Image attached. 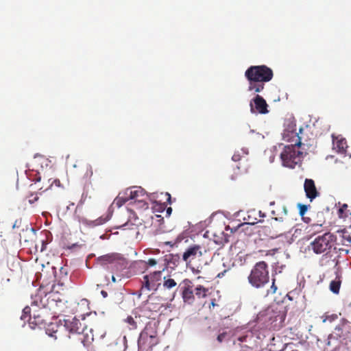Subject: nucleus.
<instances>
[{"label": "nucleus", "instance_id": "obj_4", "mask_svg": "<svg viewBox=\"0 0 351 351\" xmlns=\"http://www.w3.org/2000/svg\"><path fill=\"white\" fill-rule=\"evenodd\" d=\"M245 77L248 82L267 83L272 80L274 72L271 68L265 64L250 66L245 71Z\"/></svg>", "mask_w": 351, "mask_h": 351}, {"label": "nucleus", "instance_id": "obj_30", "mask_svg": "<svg viewBox=\"0 0 351 351\" xmlns=\"http://www.w3.org/2000/svg\"><path fill=\"white\" fill-rule=\"evenodd\" d=\"M110 219V217L109 215H107L106 217H101L98 219H97L95 221V224L97 225V226H99V225H101V224H104L105 223L106 221H108Z\"/></svg>", "mask_w": 351, "mask_h": 351}, {"label": "nucleus", "instance_id": "obj_39", "mask_svg": "<svg viewBox=\"0 0 351 351\" xmlns=\"http://www.w3.org/2000/svg\"><path fill=\"white\" fill-rule=\"evenodd\" d=\"M232 159L235 162L239 161L241 160V156L239 154H235L232 156Z\"/></svg>", "mask_w": 351, "mask_h": 351}, {"label": "nucleus", "instance_id": "obj_10", "mask_svg": "<svg viewBox=\"0 0 351 351\" xmlns=\"http://www.w3.org/2000/svg\"><path fill=\"white\" fill-rule=\"evenodd\" d=\"M250 112L253 114H266L269 113L268 104L266 100L259 95H256L250 100Z\"/></svg>", "mask_w": 351, "mask_h": 351}, {"label": "nucleus", "instance_id": "obj_32", "mask_svg": "<svg viewBox=\"0 0 351 351\" xmlns=\"http://www.w3.org/2000/svg\"><path fill=\"white\" fill-rule=\"evenodd\" d=\"M86 171L85 173V177L86 178H91L93 174L92 167L90 165H86Z\"/></svg>", "mask_w": 351, "mask_h": 351}, {"label": "nucleus", "instance_id": "obj_20", "mask_svg": "<svg viewBox=\"0 0 351 351\" xmlns=\"http://www.w3.org/2000/svg\"><path fill=\"white\" fill-rule=\"evenodd\" d=\"M182 297L185 303L191 304L195 302L193 290L182 291Z\"/></svg>", "mask_w": 351, "mask_h": 351}, {"label": "nucleus", "instance_id": "obj_27", "mask_svg": "<svg viewBox=\"0 0 351 351\" xmlns=\"http://www.w3.org/2000/svg\"><path fill=\"white\" fill-rule=\"evenodd\" d=\"M341 286L340 280H332L330 283V290L335 294H337L339 292Z\"/></svg>", "mask_w": 351, "mask_h": 351}, {"label": "nucleus", "instance_id": "obj_24", "mask_svg": "<svg viewBox=\"0 0 351 351\" xmlns=\"http://www.w3.org/2000/svg\"><path fill=\"white\" fill-rule=\"evenodd\" d=\"M180 286H181L182 291H192L193 287V283L191 280L186 278L182 281Z\"/></svg>", "mask_w": 351, "mask_h": 351}, {"label": "nucleus", "instance_id": "obj_50", "mask_svg": "<svg viewBox=\"0 0 351 351\" xmlns=\"http://www.w3.org/2000/svg\"><path fill=\"white\" fill-rule=\"evenodd\" d=\"M40 177L38 176L36 179V182H40Z\"/></svg>", "mask_w": 351, "mask_h": 351}, {"label": "nucleus", "instance_id": "obj_35", "mask_svg": "<svg viewBox=\"0 0 351 351\" xmlns=\"http://www.w3.org/2000/svg\"><path fill=\"white\" fill-rule=\"evenodd\" d=\"M53 184H55V185H56V186H60V180H57V179H55V180H53V182H52V183H51V184L48 187H46V188L45 189V191L48 190V189H49V188L53 185Z\"/></svg>", "mask_w": 351, "mask_h": 351}, {"label": "nucleus", "instance_id": "obj_42", "mask_svg": "<svg viewBox=\"0 0 351 351\" xmlns=\"http://www.w3.org/2000/svg\"><path fill=\"white\" fill-rule=\"evenodd\" d=\"M242 152H243V154H245L247 155L249 154L248 149H245L243 147Z\"/></svg>", "mask_w": 351, "mask_h": 351}, {"label": "nucleus", "instance_id": "obj_15", "mask_svg": "<svg viewBox=\"0 0 351 351\" xmlns=\"http://www.w3.org/2000/svg\"><path fill=\"white\" fill-rule=\"evenodd\" d=\"M121 259L120 254L117 253L107 254L97 258L98 264L104 266L108 264H112Z\"/></svg>", "mask_w": 351, "mask_h": 351}, {"label": "nucleus", "instance_id": "obj_36", "mask_svg": "<svg viewBox=\"0 0 351 351\" xmlns=\"http://www.w3.org/2000/svg\"><path fill=\"white\" fill-rule=\"evenodd\" d=\"M256 223V221H243L242 226H243V232L245 230V226H249V225H254Z\"/></svg>", "mask_w": 351, "mask_h": 351}, {"label": "nucleus", "instance_id": "obj_49", "mask_svg": "<svg viewBox=\"0 0 351 351\" xmlns=\"http://www.w3.org/2000/svg\"><path fill=\"white\" fill-rule=\"evenodd\" d=\"M273 219H274V221H281V218H278V217L273 218Z\"/></svg>", "mask_w": 351, "mask_h": 351}, {"label": "nucleus", "instance_id": "obj_19", "mask_svg": "<svg viewBox=\"0 0 351 351\" xmlns=\"http://www.w3.org/2000/svg\"><path fill=\"white\" fill-rule=\"evenodd\" d=\"M265 87V83L261 82H249L248 90L253 93H261Z\"/></svg>", "mask_w": 351, "mask_h": 351}, {"label": "nucleus", "instance_id": "obj_1", "mask_svg": "<svg viewBox=\"0 0 351 351\" xmlns=\"http://www.w3.org/2000/svg\"><path fill=\"white\" fill-rule=\"evenodd\" d=\"M218 242L215 240L206 239L199 244H193L189 246L182 254V260L186 265L197 260L203 264L208 265L212 260V253Z\"/></svg>", "mask_w": 351, "mask_h": 351}, {"label": "nucleus", "instance_id": "obj_16", "mask_svg": "<svg viewBox=\"0 0 351 351\" xmlns=\"http://www.w3.org/2000/svg\"><path fill=\"white\" fill-rule=\"evenodd\" d=\"M333 149L339 154H345L348 147L347 142L343 137H335L332 135Z\"/></svg>", "mask_w": 351, "mask_h": 351}, {"label": "nucleus", "instance_id": "obj_5", "mask_svg": "<svg viewBox=\"0 0 351 351\" xmlns=\"http://www.w3.org/2000/svg\"><path fill=\"white\" fill-rule=\"evenodd\" d=\"M157 332L153 328L145 326L141 332L138 339V346L140 351H151L158 343Z\"/></svg>", "mask_w": 351, "mask_h": 351}, {"label": "nucleus", "instance_id": "obj_58", "mask_svg": "<svg viewBox=\"0 0 351 351\" xmlns=\"http://www.w3.org/2000/svg\"><path fill=\"white\" fill-rule=\"evenodd\" d=\"M43 189V186H41L39 188L40 190Z\"/></svg>", "mask_w": 351, "mask_h": 351}, {"label": "nucleus", "instance_id": "obj_13", "mask_svg": "<svg viewBox=\"0 0 351 351\" xmlns=\"http://www.w3.org/2000/svg\"><path fill=\"white\" fill-rule=\"evenodd\" d=\"M64 327L69 333L75 335L84 329L80 321L76 318H73L71 320H65Z\"/></svg>", "mask_w": 351, "mask_h": 351}, {"label": "nucleus", "instance_id": "obj_56", "mask_svg": "<svg viewBox=\"0 0 351 351\" xmlns=\"http://www.w3.org/2000/svg\"><path fill=\"white\" fill-rule=\"evenodd\" d=\"M274 202H271V203H270V205H271V206H272V205H274Z\"/></svg>", "mask_w": 351, "mask_h": 351}, {"label": "nucleus", "instance_id": "obj_34", "mask_svg": "<svg viewBox=\"0 0 351 351\" xmlns=\"http://www.w3.org/2000/svg\"><path fill=\"white\" fill-rule=\"evenodd\" d=\"M272 280V285L270 287V289L267 291V294L275 293L277 290V287L275 285V279H273Z\"/></svg>", "mask_w": 351, "mask_h": 351}, {"label": "nucleus", "instance_id": "obj_44", "mask_svg": "<svg viewBox=\"0 0 351 351\" xmlns=\"http://www.w3.org/2000/svg\"><path fill=\"white\" fill-rule=\"evenodd\" d=\"M226 271L225 270L223 272L218 274L217 277H219V278L222 277L223 276V273L226 272Z\"/></svg>", "mask_w": 351, "mask_h": 351}, {"label": "nucleus", "instance_id": "obj_37", "mask_svg": "<svg viewBox=\"0 0 351 351\" xmlns=\"http://www.w3.org/2000/svg\"><path fill=\"white\" fill-rule=\"evenodd\" d=\"M147 264L149 266H154L157 264V261L154 258H149L147 261Z\"/></svg>", "mask_w": 351, "mask_h": 351}, {"label": "nucleus", "instance_id": "obj_9", "mask_svg": "<svg viewBox=\"0 0 351 351\" xmlns=\"http://www.w3.org/2000/svg\"><path fill=\"white\" fill-rule=\"evenodd\" d=\"M161 277L162 272L160 271H154L149 275L144 276L141 291H143L144 289L156 291L160 285Z\"/></svg>", "mask_w": 351, "mask_h": 351}, {"label": "nucleus", "instance_id": "obj_3", "mask_svg": "<svg viewBox=\"0 0 351 351\" xmlns=\"http://www.w3.org/2000/svg\"><path fill=\"white\" fill-rule=\"evenodd\" d=\"M269 280V271L267 263L265 261L257 263L248 276L250 284L252 287L259 289L267 284Z\"/></svg>", "mask_w": 351, "mask_h": 351}, {"label": "nucleus", "instance_id": "obj_25", "mask_svg": "<svg viewBox=\"0 0 351 351\" xmlns=\"http://www.w3.org/2000/svg\"><path fill=\"white\" fill-rule=\"evenodd\" d=\"M148 199H139L138 202L133 204L137 209L147 210L149 208Z\"/></svg>", "mask_w": 351, "mask_h": 351}, {"label": "nucleus", "instance_id": "obj_11", "mask_svg": "<svg viewBox=\"0 0 351 351\" xmlns=\"http://www.w3.org/2000/svg\"><path fill=\"white\" fill-rule=\"evenodd\" d=\"M125 194L129 195L130 200L132 201L131 204H134L139 200V199H148V195L145 191L141 186H132L125 189Z\"/></svg>", "mask_w": 351, "mask_h": 351}, {"label": "nucleus", "instance_id": "obj_51", "mask_svg": "<svg viewBox=\"0 0 351 351\" xmlns=\"http://www.w3.org/2000/svg\"><path fill=\"white\" fill-rule=\"evenodd\" d=\"M171 212V208H169L167 209V213H170Z\"/></svg>", "mask_w": 351, "mask_h": 351}, {"label": "nucleus", "instance_id": "obj_60", "mask_svg": "<svg viewBox=\"0 0 351 351\" xmlns=\"http://www.w3.org/2000/svg\"><path fill=\"white\" fill-rule=\"evenodd\" d=\"M243 221H245V220H246L245 217H243Z\"/></svg>", "mask_w": 351, "mask_h": 351}, {"label": "nucleus", "instance_id": "obj_31", "mask_svg": "<svg viewBox=\"0 0 351 351\" xmlns=\"http://www.w3.org/2000/svg\"><path fill=\"white\" fill-rule=\"evenodd\" d=\"M27 198H28L29 203L31 204L35 203L39 199L37 193H36V194L31 193L29 195L27 196Z\"/></svg>", "mask_w": 351, "mask_h": 351}, {"label": "nucleus", "instance_id": "obj_46", "mask_svg": "<svg viewBox=\"0 0 351 351\" xmlns=\"http://www.w3.org/2000/svg\"><path fill=\"white\" fill-rule=\"evenodd\" d=\"M339 251L345 252V253H346V254H348V250H344V249H342V248H340V249H339Z\"/></svg>", "mask_w": 351, "mask_h": 351}, {"label": "nucleus", "instance_id": "obj_26", "mask_svg": "<svg viewBox=\"0 0 351 351\" xmlns=\"http://www.w3.org/2000/svg\"><path fill=\"white\" fill-rule=\"evenodd\" d=\"M177 285L176 282L174 279L166 277H164V281H163V287L165 289H171L172 288L176 287Z\"/></svg>", "mask_w": 351, "mask_h": 351}, {"label": "nucleus", "instance_id": "obj_2", "mask_svg": "<svg viewBox=\"0 0 351 351\" xmlns=\"http://www.w3.org/2000/svg\"><path fill=\"white\" fill-rule=\"evenodd\" d=\"M301 145V138L298 137V141L295 144L284 147L280 156L283 166L293 169L296 165L301 162L303 153L298 150Z\"/></svg>", "mask_w": 351, "mask_h": 351}, {"label": "nucleus", "instance_id": "obj_54", "mask_svg": "<svg viewBox=\"0 0 351 351\" xmlns=\"http://www.w3.org/2000/svg\"><path fill=\"white\" fill-rule=\"evenodd\" d=\"M303 129L302 128H300L299 131L301 133L302 132Z\"/></svg>", "mask_w": 351, "mask_h": 351}, {"label": "nucleus", "instance_id": "obj_41", "mask_svg": "<svg viewBox=\"0 0 351 351\" xmlns=\"http://www.w3.org/2000/svg\"><path fill=\"white\" fill-rule=\"evenodd\" d=\"M101 293L104 298H106L108 296V293L106 291H101Z\"/></svg>", "mask_w": 351, "mask_h": 351}, {"label": "nucleus", "instance_id": "obj_45", "mask_svg": "<svg viewBox=\"0 0 351 351\" xmlns=\"http://www.w3.org/2000/svg\"><path fill=\"white\" fill-rule=\"evenodd\" d=\"M210 305H211L212 306H215L216 305L215 302V300H212V302H211V303H210Z\"/></svg>", "mask_w": 351, "mask_h": 351}, {"label": "nucleus", "instance_id": "obj_53", "mask_svg": "<svg viewBox=\"0 0 351 351\" xmlns=\"http://www.w3.org/2000/svg\"><path fill=\"white\" fill-rule=\"evenodd\" d=\"M338 263H339V262H338V261H337L336 263H335V267L338 265Z\"/></svg>", "mask_w": 351, "mask_h": 351}, {"label": "nucleus", "instance_id": "obj_40", "mask_svg": "<svg viewBox=\"0 0 351 351\" xmlns=\"http://www.w3.org/2000/svg\"><path fill=\"white\" fill-rule=\"evenodd\" d=\"M41 244L42 245H41V247H40V251L43 252L45 250L47 243L44 240H43L41 241Z\"/></svg>", "mask_w": 351, "mask_h": 351}, {"label": "nucleus", "instance_id": "obj_23", "mask_svg": "<svg viewBox=\"0 0 351 351\" xmlns=\"http://www.w3.org/2000/svg\"><path fill=\"white\" fill-rule=\"evenodd\" d=\"M195 295L199 298H206L207 296V293L208 291V289L205 288L202 285H198L195 289Z\"/></svg>", "mask_w": 351, "mask_h": 351}, {"label": "nucleus", "instance_id": "obj_18", "mask_svg": "<svg viewBox=\"0 0 351 351\" xmlns=\"http://www.w3.org/2000/svg\"><path fill=\"white\" fill-rule=\"evenodd\" d=\"M129 200V195L125 194V190L123 193L119 194V195L113 201L112 204L115 205L118 208H120Z\"/></svg>", "mask_w": 351, "mask_h": 351}, {"label": "nucleus", "instance_id": "obj_7", "mask_svg": "<svg viewBox=\"0 0 351 351\" xmlns=\"http://www.w3.org/2000/svg\"><path fill=\"white\" fill-rule=\"evenodd\" d=\"M32 306L33 307V314L30 324L38 326L45 325L48 319V312L46 309V304L43 302V300L41 299L38 303L37 296H36V299L32 302Z\"/></svg>", "mask_w": 351, "mask_h": 351}, {"label": "nucleus", "instance_id": "obj_48", "mask_svg": "<svg viewBox=\"0 0 351 351\" xmlns=\"http://www.w3.org/2000/svg\"><path fill=\"white\" fill-rule=\"evenodd\" d=\"M112 281L113 282H116V278H115V277H114L113 275L112 276Z\"/></svg>", "mask_w": 351, "mask_h": 351}, {"label": "nucleus", "instance_id": "obj_8", "mask_svg": "<svg viewBox=\"0 0 351 351\" xmlns=\"http://www.w3.org/2000/svg\"><path fill=\"white\" fill-rule=\"evenodd\" d=\"M174 293H172L169 298H163L156 293H152L149 295L145 304V308L149 311L158 312L162 307H165L167 302L173 300Z\"/></svg>", "mask_w": 351, "mask_h": 351}, {"label": "nucleus", "instance_id": "obj_14", "mask_svg": "<svg viewBox=\"0 0 351 351\" xmlns=\"http://www.w3.org/2000/svg\"><path fill=\"white\" fill-rule=\"evenodd\" d=\"M124 322L127 324V326L130 330H135L139 327L143 326L144 322L141 319V316L134 314V316L129 315L124 320Z\"/></svg>", "mask_w": 351, "mask_h": 351}, {"label": "nucleus", "instance_id": "obj_22", "mask_svg": "<svg viewBox=\"0 0 351 351\" xmlns=\"http://www.w3.org/2000/svg\"><path fill=\"white\" fill-rule=\"evenodd\" d=\"M32 313H33V307L25 306L23 310V313L21 317V319L23 320L27 319L29 323L30 324V321H32L31 317H32Z\"/></svg>", "mask_w": 351, "mask_h": 351}, {"label": "nucleus", "instance_id": "obj_59", "mask_svg": "<svg viewBox=\"0 0 351 351\" xmlns=\"http://www.w3.org/2000/svg\"><path fill=\"white\" fill-rule=\"evenodd\" d=\"M273 149H276V146L273 147Z\"/></svg>", "mask_w": 351, "mask_h": 351}, {"label": "nucleus", "instance_id": "obj_55", "mask_svg": "<svg viewBox=\"0 0 351 351\" xmlns=\"http://www.w3.org/2000/svg\"><path fill=\"white\" fill-rule=\"evenodd\" d=\"M346 207H347V205H346V204H343V208H346Z\"/></svg>", "mask_w": 351, "mask_h": 351}, {"label": "nucleus", "instance_id": "obj_6", "mask_svg": "<svg viewBox=\"0 0 351 351\" xmlns=\"http://www.w3.org/2000/svg\"><path fill=\"white\" fill-rule=\"evenodd\" d=\"M336 240V236L330 232H326L317 236L311 243V245L314 253L320 254L327 253L330 250Z\"/></svg>", "mask_w": 351, "mask_h": 351}, {"label": "nucleus", "instance_id": "obj_43", "mask_svg": "<svg viewBox=\"0 0 351 351\" xmlns=\"http://www.w3.org/2000/svg\"><path fill=\"white\" fill-rule=\"evenodd\" d=\"M274 161V156H271L269 157V162L272 163Z\"/></svg>", "mask_w": 351, "mask_h": 351}, {"label": "nucleus", "instance_id": "obj_21", "mask_svg": "<svg viewBox=\"0 0 351 351\" xmlns=\"http://www.w3.org/2000/svg\"><path fill=\"white\" fill-rule=\"evenodd\" d=\"M285 132L293 133L297 136L298 141L299 134L296 132V125L295 123L293 121H289L287 123L285 124Z\"/></svg>", "mask_w": 351, "mask_h": 351}, {"label": "nucleus", "instance_id": "obj_52", "mask_svg": "<svg viewBox=\"0 0 351 351\" xmlns=\"http://www.w3.org/2000/svg\"><path fill=\"white\" fill-rule=\"evenodd\" d=\"M167 195H168V199H169V200H170V199H171V195H170V194H169V193H167Z\"/></svg>", "mask_w": 351, "mask_h": 351}, {"label": "nucleus", "instance_id": "obj_17", "mask_svg": "<svg viewBox=\"0 0 351 351\" xmlns=\"http://www.w3.org/2000/svg\"><path fill=\"white\" fill-rule=\"evenodd\" d=\"M76 339L80 341L84 347L88 346L93 341L92 335L84 332V329L76 335Z\"/></svg>", "mask_w": 351, "mask_h": 351}, {"label": "nucleus", "instance_id": "obj_47", "mask_svg": "<svg viewBox=\"0 0 351 351\" xmlns=\"http://www.w3.org/2000/svg\"><path fill=\"white\" fill-rule=\"evenodd\" d=\"M346 239L349 243H351V237H350V236H348Z\"/></svg>", "mask_w": 351, "mask_h": 351}, {"label": "nucleus", "instance_id": "obj_29", "mask_svg": "<svg viewBox=\"0 0 351 351\" xmlns=\"http://www.w3.org/2000/svg\"><path fill=\"white\" fill-rule=\"evenodd\" d=\"M298 207L299 209V214L301 217H303L306 213L307 212L308 206L302 204H298Z\"/></svg>", "mask_w": 351, "mask_h": 351}, {"label": "nucleus", "instance_id": "obj_57", "mask_svg": "<svg viewBox=\"0 0 351 351\" xmlns=\"http://www.w3.org/2000/svg\"><path fill=\"white\" fill-rule=\"evenodd\" d=\"M238 340H239V341H241V337H238Z\"/></svg>", "mask_w": 351, "mask_h": 351}, {"label": "nucleus", "instance_id": "obj_38", "mask_svg": "<svg viewBox=\"0 0 351 351\" xmlns=\"http://www.w3.org/2000/svg\"><path fill=\"white\" fill-rule=\"evenodd\" d=\"M226 334L225 332L219 334L217 336L218 341L220 342V343L222 342L223 341L224 338L226 337Z\"/></svg>", "mask_w": 351, "mask_h": 351}, {"label": "nucleus", "instance_id": "obj_12", "mask_svg": "<svg viewBox=\"0 0 351 351\" xmlns=\"http://www.w3.org/2000/svg\"><path fill=\"white\" fill-rule=\"evenodd\" d=\"M304 189L306 196L311 201H313L319 195V193L315 187V182L312 179L306 178L304 180Z\"/></svg>", "mask_w": 351, "mask_h": 351}, {"label": "nucleus", "instance_id": "obj_33", "mask_svg": "<svg viewBox=\"0 0 351 351\" xmlns=\"http://www.w3.org/2000/svg\"><path fill=\"white\" fill-rule=\"evenodd\" d=\"M250 134H254V139L256 140V141H258V140L264 138V136L263 135H262L261 134H260L258 132H256L254 130H250Z\"/></svg>", "mask_w": 351, "mask_h": 351}, {"label": "nucleus", "instance_id": "obj_28", "mask_svg": "<svg viewBox=\"0 0 351 351\" xmlns=\"http://www.w3.org/2000/svg\"><path fill=\"white\" fill-rule=\"evenodd\" d=\"M205 265V264L199 262L198 265L197 267H190V268L193 274H199L202 271V269H203L204 266Z\"/></svg>", "mask_w": 351, "mask_h": 351}]
</instances>
